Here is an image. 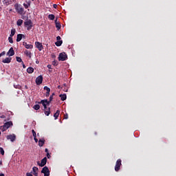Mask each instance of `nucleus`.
<instances>
[{"instance_id":"nucleus-1","label":"nucleus","mask_w":176,"mask_h":176,"mask_svg":"<svg viewBox=\"0 0 176 176\" xmlns=\"http://www.w3.org/2000/svg\"><path fill=\"white\" fill-rule=\"evenodd\" d=\"M25 27H27V30L30 31V30L32 29V21L31 19H28L24 22Z\"/></svg>"},{"instance_id":"nucleus-2","label":"nucleus","mask_w":176,"mask_h":176,"mask_svg":"<svg viewBox=\"0 0 176 176\" xmlns=\"http://www.w3.org/2000/svg\"><path fill=\"white\" fill-rule=\"evenodd\" d=\"M67 58H68V56L67 55V54H65V52H62L59 54V56H58L59 61H65L67 60Z\"/></svg>"},{"instance_id":"nucleus-3","label":"nucleus","mask_w":176,"mask_h":176,"mask_svg":"<svg viewBox=\"0 0 176 176\" xmlns=\"http://www.w3.org/2000/svg\"><path fill=\"white\" fill-rule=\"evenodd\" d=\"M41 173L44 174V176H50V170L47 166H44L41 170Z\"/></svg>"},{"instance_id":"nucleus-4","label":"nucleus","mask_w":176,"mask_h":176,"mask_svg":"<svg viewBox=\"0 0 176 176\" xmlns=\"http://www.w3.org/2000/svg\"><path fill=\"white\" fill-rule=\"evenodd\" d=\"M46 163H47V158L46 157L41 160V162L39 161L37 162V164L40 167H45V166H46Z\"/></svg>"},{"instance_id":"nucleus-5","label":"nucleus","mask_w":176,"mask_h":176,"mask_svg":"<svg viewBox=\"0 0 176 176\" xmlns=\"http://www.w3.org/2000/svg\"><path fill=\"white\" fill-rule=\"evenodd\" d=\"M122 166V160L118 159L116 162L115 171L118 172L120 170V166Z\"/></svg>"},{"instance_id":"nucleus-6","label":"nucleus","mask_w":176,"mask_h":176,"mask_svg":"<svg viewBox=\"0 0 176 176\" xmlns=\"http://www.w3.org/2000/svg\"><path fill=\"white\" fill-rule=\"evenodd\" d=\"M14 8H15L16 12L18 13H19V14H23V12H24V9L23 8L19 6V4H17V3L15 4Z\"/></svg>"},{"instance_id":"nucleus-7","label":"nucleus","mask_w":176,"mask_h":176,"mask_svg":"<svg viewBox=\"0 0 176 176\" xmlns=\"http://www.w3.org/2000/svg\"><path fill=\"white\" fill-rule=\"evenodd\" d=\"M43 82V76H38L36 78V84L39 85H42Z\"/></svg>"},{"instance_id":"nucleus-8","label":"nucleus","mask_w":176,"mask_h":176,"mask_svg":"<svg viewBox=\"0 0 176 176\" xmlns=\"http://www.w3.org/2000/svg\"><path fill=\"white\" fill-rule=\"evenodd\" d=\"M45 102H47V99L42 100L41 102H38V104H42L44 107V111H46L47 109V104Z\"/></svg>"},{"instance_id":"nucleus-9","label":"nucleus","mask_w":176,"mask_h":176,"mask_svg":"<svg viewBox=\"0 0 176 176\" xmlns=\"http://www.w3.org/2000/svg\"><path fill=\"white\" fill-rule=\"evenodd\" d=\"M35 45L39 52H41V50L43 49V45L39 41L35 42Z\"/></svg>"},{"instance_id":"nucleus-10","label":"nucleus","mask_w":176,"mask_h":176,"mask_svg":"<svg viewBox=\"0 0 176 176\" xmlns=\"http://www.w3.org/2000/svg\"><path fill=\"white\" fill-rule=\"evenodd\" d=\"M7 140H10L11 142H14L16 141V135H7Z\"/></svg>"},{"instance_id":"nucleus-11","label":"nucleus","mask_w":176,"mask_h":176,"mask_svg":"<svg viewBox=\"0 0 176 176\" xmlns=\"http://www.w3.org/2000/svg\"><path fill=\"white\" fill-rule=\"evenodd\" d=\"M7 56H9V57L14 56V50H13V47L10 48L9 51L7 53Z\"/></svg>"},{"instance_id":"nucleus-12","label":"nucleus","mask_w":176,"mask_h":176,"mask_svg":"<svg viewBox=\"0 0 176 176\" xmlns=\"http://www.w3.org/2000/svg\"><path fill=\"white\" fill-rule=\"evenodd\" d=\"M23 38H25V36L23 34H19L16 36V42H20Z\"/></svg>"},{"instance_id":"nucleus-13","label":"nucleus","mask_w":176,"mask_h":176,"mask_svg":"<svg viewBox=\"0 0 176 176\" xmlns=\"http://www.w3.org/2000/svg\"><path fill=\"white\" fill-rule=\"evenodd\" d=\"M44 90H46L45 97H49V96H50V88H49L47 86H45Z\"/></svg>"},{"instance_id":"nucleus-14","label":"nucleus","mask_w":176,"mask_h":176,"mask_svg":"<svg viewBox=\"0 0 176 176\" xmlns=\"http://www.w3.org/2000/svg\"><path fill=\"white\" fill-rule=\"evenodd\" d=\"M23 45L25 47V49H33L34 48V45H32L31 44H28L25 42H23Z\"/></svg>"},{"instance_id":"nucleus-15","label":"nucleus","mask_w":176,"mask_h":176,"mask_svg":"<svg viewBox=\"0 0 176 176\" xmlns=\"http://www.w3.org/2000/svg\"><path fill=\"white\" fill-rule=\"evenodd\" d=\"M45 142H46V140H45L44 138L39 139V140H38V146H43V145H45Z\"/></svg>"},{"instance_id":"nucleus-16","label":"nucleus","mask_w":176,"mask_h":176,"mask_svg":"<svg viewBox=\"0 0 176 176\" xmlns=\"http://www.w3.org/2000/svg\"><path fill=\"white\" fill-rule=\"evenodd\" d=\"M12 61V58H6L4 60H2V63L4 64H9Z\"/></svg>"},{"instance_id":"nucleus-17","label":"nucleus","mask_w":176,"mask_h":176,"mask_svg":"<svg viewBox=\"0 0 176 176\" xmlns=\"http://www.w3.org/2000/svg\"><path fill=\"white\" fill-rule=\"evenodd\" d=\"M23 6L25 8V9H28V8H30V6H31V1H26V3H23Z\"/></svg>"},{"instance_id":"nucleus-18","label":"nucleus","mask_w":176,"mask_h":176,"mask_svg":"<svg viewBox=\"0 0 176 176\" xmlns=\"http://www.w3.org/2000/svg\"><path fill=\"white\" fill-rule=\"evenodd\" d=\"M10 126H13V122H7L4 124V126H6V129H9Z\"/></svg>"},{"instance_id":"nucleus-19","label":"nucleus","mask_w":176,"mask_h":176,"mask_svg":"<svg viewBox=\"0 0 176 176\" xmlns=\"http://www.w3.org/2000/svg\"><path fill=\"white\" fill-rule=\"evenodd\" d=\"M59 97H60L61 101H65L67 100V94H60Z\"/></svg>"},{"instance_id":"nucleus-20","label":"nucleus","mask_w":176,"mask_h":176,"mask_svg":"<svg viewBox=\"0 0 176 176\" xmlns=\"http://www.w3.org/2000/svg\"><path fill=\"white\" fill-rule=\"evenodd\" d=\"M24 54H25L27 57H29V58H31V52L29 50H25L24 51Z\"/></svg>"},{"instance_id":"nucleus-21","label":"nucleus","mask_w":176,"mask_h":176,"mask_svg":"<svg viewBox=\"0 0 176 176\" xmlns=\"http://www.w3.org/2000/svg\"><path fill=\"white\" fill-rule=\"evenodd\" d=\"M32 171H33V174H38V173L39 172V169L38 168V167L34 166L32 168Z\"/></svg>"},{"instance_id":"nucleus-22","label":"nucleus","mask_w":176,"mask_h":176,"mask_svg":"<svg viewBox=\"0 0 176 176\" xmlns=\"http://www.w3.org/2000/svg\"><path fill=\"white\" fill-rule=\"evenodd\" d=\"M58 116H60V110H57L56 112L54 114V118L56 120Z\"/></svg>"},{"instance_id":"nucleus-23","label":"nucleus","mask_w":176,"mask_h":176,"mask_svg":"<svg viewBox=\"0 0 176 176\" xmlns=\"http://www.w3.org/2000/svg\"><path fill=\"white\" fill-rule=\"evenodd\" d=\"M44 113L46 116H49V115H50V107H49L47 110H44Z\"/></svg>"},{"instance_id":"nucleus-24","label":"nucleus","mask_w":176,"mask_h":176,"mask_svg":"<svg viewBox=\"0 0 176 176\" xmlns=\"http://www.w3.org/2000/svg\"><path fill=\"white\" fill-rule=\"evenodd\" d=\"M16 25H17L19 27H21V25H23V19H19V20L16 21Z\"/></svg>"},{"instance_id":"nucleus-25","label":"nucleus","mask_w":176,"mask_h":176,"mask_svg":"<svg viewBox=\"0 0 176 176\" xmlns=\"http://www.w3.org/2000/svg\"><path fill=\"white\" fill-rule=\"evenodd\" d=\"M56 46L60 47L63 45V41H58L55 43Z\"/></svg>"},{"instance_id":"nucleus-26","label":"nucleus","mask_w":176,"mask_h":176,"mask_svg":"<svg viewBox=\"0 0 176 176\" xmlns=\"http://www.w3.org/2000/svg\"><path fill=\"white\" fill-rule=\"evenodd\" d=\"M34 72V69L32 67H28L27 69L28 74H32Z\"/></svg>"},{"instance_id":"nucleus-27","label":"nucleus","mask_w":176,"mask_h":176,"mask_svg":"<svg viewBox=\"0 0 176 176\" xmlns=\"http://www.w3.org/2000/svg\"><path fill=\"white\" fill-rule=\"evenodd\" d=\"M55 17L56 16L53 14H50L48 15L49 20H54Z\"/></svg>"},{"instance_id":"nucleus-28","label":"nucleus","mask_w":176,"mask_h":176,"mask_svg":"<svg viewBox=\"0 0 176 176\" xmlns=\"http://www.w3.org/2000/svg\"><path fill=\"white\" fill-rule=\"evenodd\" d=\"M14 34H16V29L11 30V33L10 34V36L11 37L14 36Z\"/></svg>"},{"instance_id":"nucleus-29","label":"nucleus","mask_w":176,"mask_h":176,"mask_svg":"<svg viewBox=\"0 0 176 176\" xmlns=\"http://www.w3.org/2000/svg\"><path fill=\"white\" fill-rule=\"evenodd\" d=\"M0 130H1V131H6V130H8V128H6V126L5 125L3 126H0Z\"/></svg>"},{"instance_id":"nucleus-30","label":"nucleus","mask_w":176,"mask_h":176,"mask_svg":"<svg viewBox=\"0 0 176 176\" xmlns=\"http://www.w3.org/2000/svg\"><path fill=\"white\" fill-rule=\"evenodd\" d=\"M34 109H35V111H38L41 109V106L39 104H35L34 107H33Z\"/></svg>"},{"instance_id":"nucleus-31","label":"nucleus","mask_w":176,"mask_h":176,"mask_svg":"<svg viewBox=\"0 0 176 176\" xmlns=\"http://www.w3.org/2000/svg\"><path fill=\"white\" fill-rule=\"evenodd\" d=\"M56 28H57L58 31V30H61V24H60V23H56Z\"/></svg>"},{"instance_id":"nucleus-32","label":"nucleus","mask_w":176,"mask_h":176,"mask_svg":"<svg viewBox=\"0 0 176 176\" xmlns=\"http://www.w3.org/2000/svg\"><path fill=\"white\" fill-rule=\"evenodd\" d=\"M52 65L57 67V65H58V62L57 60L52 61Z\"/></svg>"},{"instance_id":"nucleus-33","label":"nucleus","mask_w":176,"mask_h":176,"mask_svg":"<svg viewBox=\"0 0 176 176\" xmlns=\"http://www.w3.org/2000/svg\"><path fill=\"white\" fill-rule=\"evenodd\" d=\"M16 58L18 63H23V60L21 59V57L16 56Z\"/></svg>"},{"instance_id":"nucleus-34","label":"nucleus","mask_w":176,"mask_h":176,"mask_svg":"<svg viewBox=\"0 0 176 176\" xmlns=\"http://www.w3.org/2000/svg\"><path fill=\"white\" fill-rule=\"evenodd\" d=\"M8 41H9L10 43H13V37L10 36L8 37Z\"/></svg>"},{"instance_id":"nucleus-35","label":"nucleus","mask_w":176,"mask_h":176,"mask_svg":"<svg viewBox=\"0 0 176 176\" xmlns=\"http://www.w3.org/2000/svg\"><path fill=\"white\" fill-rule=\"evenodd\" d=\"M0 153L1 155H5V151L2 148V147H0Z\"/></svg>"},{"instance_id":"nucleus-36","label":"nucleus","mask_w":176,"mask_h":176,"mask_svg":"<svg viewBox=\"0 0 176 176\" xmlns=\"http://www.w3.org/2000/svg\"><path fill=\"white\" fill-rule=\"evenodd\" d=\"M32 135L34 138L36 137V132H35V130H32Z\"/></svg>"},{"instance_id":"nucleus-37","label":"nucleus","mask_w":176,"mask_h":176,"mask_svg":"<svg viewBox=\"0 0 176 176\" xmlns=\"http://www.w3.org/2000/svg\"><path fill=\"white\" fill-rule=\"evenodd\" d=\"M5 54H6V52L5 51L2 52L1 54H0V57H2V56H5Z\"/></svg>"},{"instance_id":"nucleus-38","label":"nucleus","mask_w":176,"mask_h":176,"mask_svg":"<svg viewBox=\"0 0 176 176\" xmlns=\"http://www.w3.org/2000/svg\"><path fill=\"white\" fill-rule=\"evenodd\" d=\"M50 102H52V101L47 100V102H45V104H46V105H50Z\"/></svg>"},{"instance_id":"nucleus-39","label":"nucleus","mask_w":176,"mask_h":176,"mask_svg":"<svg viewBox=\"0 0 176 176\" xmlns=\"http://www.w3.org/2000/svg\"><path fill=\"white\" fill-rule=\"evenodd\" d=\"M56 40H57V41H61V37H60V36H58L56 37Z\"/></svg>"},{"instance_id":"nucleus-40","label":"nucleus","mask_w":176,"mask_h":176,"mask_svg":"<svg viewBox=\"0 0 176 176\" xmlns=\"http://www.w3.org/2000/svg\"><path fill=\"white\" fill-rule=\"evenodd\" d=\"M64 119H68V114L67 113L64 115Z\"/></svg>"},{"instance_id":"nucleus-41","label":"nucleus","mask_w":176,"mask_h":176,"mask_svg":"<svg viewBox=\"0 0 176 176\" xmlns=\"http://www.w3.org/2000/svg\"><path fill=\"white\" fill-rule=\"evenodd\" d=\"M47 67L49 69H52V65H47Z\"/></svg>"},{"instance_id":"nucleus-42","label":"nucleus","mask_w":176,"mask_h":176,"mask_svg":"<svg viewBox=\"0 0 176 176\" xmlns=\"http://www.w3.org/2000/svg\"><path fill=\"white\" fill-rule=\"evenodd\" d=\"M47 159H50V153H47Z\"/></svg>"},{"instance_id":"nucleus-43","label":"nucleus","mask_w":176,"mask_h":176,"mask_svg":"<svg viewBox=\"0 0 176 176\" xmlns=\"http://www.w3.org/2000/svg\"><path fill=\"white\" fill-rule=\"evenodd\" d=\"M26 176H33L31 173H27Z\"/></svg>"},{"instance_id":"nucleus-44","label":"nucleus","mask_w":176,"mask_h":176,"mask_svg":"<svg viewBox=\"0 0 176 176\" xmlns=\"http://www.w3.org/2000/svg\"><path fill=\"white\" fill-rule=\"evenodd\" d=\"M50 101H53V96H50Z\"/></svg>"},{"instance_id":"nucleus-45","label":"nucleus","mask_w":176,"mask_h":176,"mask_svg":"<svg viewBox=\"0 0 176 176\" xmlns=\"http://www.w3.org/2000/svg\"><path fill=\"white\" fill-rule=\"evenodd\" d=\"M53 8H54V9H57V4H54V5H53Z\"/></svg>"},{"instance_id":"nucleus-46","label":"nucleus","mask_w":176,"mask_h":176,"mask_svg":"<svg viewBox=\"0 0 176 176\" xmlns=\"http://www.w3.org/2000/svg\"><path fill=\"white\" fill-rule=\"evenodd\" d=\"M34 140L35 142H38V138H36V137L34 138Z\"/></svg>"},{"instance_id":"nucleus-47","label":"nucleus","mask_w":176,"mask_h":176,"mask_svg":"<svg viewBox=\"0 0 176 176\" xmlns=\"http://www.w3.org/2000/svg\"><path fill=\"white\" fill-rule=\"evenodd\" d=\"M45 152H46V153H49V149L45 148Z\"/></svg>"},{"instance_id":"nucleus-48","label":"nucleus","mask_w":176,"mask_h":176,"mask_svg":"<svg viewBox=\"0 0 176 176\" xmlns=\"http://www.w3.org/2000/svg\"><path fill=\"white\" fill-rule=\"evenodd\" d=\"M0 176H5V174H3V173H0Z\"/></svg>"},{"instance_id":"nucleus-49","label":"nucleus","mask_w":176,"mask_h":176,"mask_svg":"<svg viewBox=\"0 0 176 176\" xmlns=\"http://www.w3.org/2000/svg\"><path fill=\"white\" fill-rule=\"evenodd\" d=\"M36 64H39V60H36Z\"/></svg>"},{"instance_id":"nucleus-50","label":"nucleus","mask_w":176,"mask_h":176,"mask_svg":"<svg viewBox=\"0 0 176 176\" xmlns=\"http://www.w3.org/2000/svg\"><path fill=\"white\" fill-rule=\"evenodd\" d=\"M63 91H68V89H63Z\"/></svg>"},{"instance_id":"nucleus-51","label":"nucleus","mask_w":176,"mask_h":176,"mask_svg":"<svg viewBox=\"0 0 176 176\" xmlns=\"http://www.w3.org/2000/svg\"><path fill=\"white\" fill-rule=\"evenodd\" d=\"M34 176H38V173H33Z\"/></svg>"},{"instance_id":"nucleus-52","label":"nucleus","mask_w":176,"mask_h":176,"mask_svg":"<svg viewBox=\"0 0 176 176\" xmlns=\"http://www.w3.org/2000/svg\"><path fill=\"white\" fill-rule=\"evenodd\" d=\"M23 68H25V65H24V63H23Z\"/></svg>"},{"instance_id":"nucleus-53","label":"nucleus","mask_w":176,"mask_h":176,"mask_svg":"<svg viewBox=\"0 0 176 176\" xmlns=\"http://www.w3.org/2000/svg\"><path fill=\"white\" fill-rule=\"evenodd\" d=\"M56 23H58V22H57V18H56V19L55 20V24H56Z\"/></svg>"},{"instance_id":"nucleus-54","label":"nucleus","mask_w":176,"mask_h":176,"mask_svg":"<svg viewBox=\"0 0 176 176\" xmlns=\"http://www.w3.org/2000/svg\"><path fill=\"white\" fill-rule=\"evenodd\" d=\"M58 89H61V86H58Z\"/></svg>"},{"instance_id":"nucleus-55","label":"nucleus","mask_w":176,"mask_h":176,"mask_svg":"<svg viewBox=\"0 0 176 176\" xmlns=\"http://www.w3.org/2000/svg\"><path fill=\"white\" fill-rule=\"evenodd\" d=\"M0 166H2V162L0 161Z\"/></svg>"},{"instance_id":"nucleus-56","label":"nucleus","mask_w":176,"mask_h":176,"mask_svg":"<svg viewBox=\"0 0 176 176\" xmlns=\"http://www.w3.org/2000/svg\"><path fill=\"white\" fill-rule=\"evenodd\" d=\"M1 118H5V116H1Z\"/></svg>"},{"instance_id":"nucleus-57","label":"nucleus","mask_w":176,"mask_h":176,"mask_svg":"<svg viewBox=\"0 0 176 176\" xmlns=\"http://www.w3.org/2000/svg\"><path fill=\"white\" fill-rule=\"evenodd\" d=\"M52 57L55 58V57H56V56H55V55H53V56H52Z\"/></svg>"},{"instance_id":"nucleus-58","label":"nucleus","mask_w":176,"mask_h":176,"mask_svg":"<svg viewBox=\"0 0 176 176\" xmlns=\"http://www.w3.org/2000/svg\"><path fill=\"white\" fill-rule=\"evenodd\" d=\"M51 96H52V97H53V96H54V93H53L52 95H51Z\"/></svg>"},{"instance_id":"nucleus-59","label":"nucleus","mask_w":176,"mask_h":176,"mask_svg":"<svg viewBox=\"0 0 176 176\" xmlns=\"http://www.w3.org/2000/svg\"><path fill=\"white\" fill-rule=\"evenodd\" d=\"M14 87H15V89H17V86L16 87V86H14Z\"/></svg>"},{"instance_id":"nucleus-60","label":"nucleus","mask_w":176,"mask_h":176,"mask_svg":"<svg viewBox=\"0 0 176 176\" xmlns=\"http://www.w3.org/2000/svg\"><path fill=\"white\" fill-rule=\"evenodd\" d=\"M38 137H39V133H37Z\"/></svg>"},{"instance_id":"nucleus-61","label":"nucleus","mask_w":176,"mask_h":176,"mask_svg":"<svg viewBox=\"0 0 176 176\" xmlns=\"http://www.w3.org/2000/svg\"><path fill=\"white\" fill-rule=\"evenodd\" d=\"M10 12H12V9L10 10Z\"/></svg>"},{"instance_id":"nucleus-62","label":"nucleus","mask_w":176,"mask_h":176,"mask_svg":"<svg viewBox=\"0 0 176 176\" xmlns=\"http://www.w3.org/2000/svg\"><path fill=\"white\" fill-rule=\"evenodd\" d=\"M0 135H1V132H0Z\"/></svg>"}]
</instances>
